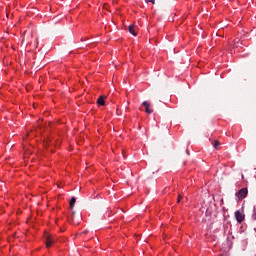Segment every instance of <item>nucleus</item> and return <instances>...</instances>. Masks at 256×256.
Listing matches in <instances>:
<instances>
[{"instance_id":"f257e3e1","label":"nucleus","mask_w":256,"mask_h":256,"mask_svg":"<svg viewBox=\"0 0 256 256\" xmlns=\"http://www.w3.org/2000/svg\"><path fill=\"white\" fill-rule=\"evenodd\" d=\"M44 239H45L46 247L48 249L57 241V238L51 234H45Z\"/></svg>"},{"instance_id":"f03ea898","label":"nucleus","mask_w":256,"mask_h":256,"mask_svg":"<svg viewBox=\"0 0 256 256\" xmlns=\"http://www.w3.org/2000/svg\"><path fill=\"white\" fill-rule=\"evenodd\" d=\"M235 219L237 223H243V221H245V214H243L241 210H237L235 212Z\"/></svg>"},{"instance_id":"7ed1b4c3","label":"nucleus","mask_w":256,"mask_h":256,"mask_svg":"<svg viewBox=\"0 0 256 256\" xmlns=\"http://www.w3.org/2000/svg\"><path fill=\"white\" fill-rule=\"evenodd\" d=\"M247 193H249L247 188H242L238 191V193L236 195H237L238 199H245V197H247Z\"/></svg>"},{"instance_id":"20e7f679","label":"nucleus","mask_w":256,"mask_h":256,"mask_svg":"<svg viewBox=\"0 0 256 256\" xmlns=\"http://www.w3.org/2000/svg\"><path fill=\"white\" fill-rule=\"evenodd\" d=\"M143 107H145V112L148 113V115H151L153 113V109H151V104L147 101H144L142 103Z\"/></svg>"},{"instance_id":"39448f33","label":"nucleus","mask_w":256,"mask_h":256,"mask_svg":"<svg viewBox=\"0 0 256 256\" xmlns=\"http://www.w3.org/2000/svg\"><path fill=\"white\" fill-rule=\"evenodd\" d=\"M128 31L129 33H131V35H133L134 37H137V31H135V25H130L128 27Z\"/></svg>"},{"instance_id":"423d86ee","label":"nucleus","mask_w":256,"mask_h":256,"mask_svg":"<svg viewBox=\"0 0 256 256\" xmlns=\"http://www.w3.org/2000/svg\"><path fill=\"white\" fill-rule=\"evenodd\" d=\"M105 99V96H99V98L97 99V104L102 106L105 105Z\"/></svg>"},{"instance_id":"0eeeda50","label":"nucleus","mask_w":256,"mask_h":256,"mask_svg":"<svg viewBox=\"0 0 256 256\" xmlns=\"http://www.w3.org/2000/svg\"><path fill=\"white\" fill-rule=\"evenodd\" d=\"M75 203H77V198L72 197L70 200V209H73L75 207Z\"/></svg>"},{"instance_id":"6e6552de","label":"nucleus","mask_w":256,"mask_h":256,"mask_svg":"<svg viewBox=\"0 0 256 256\" xmlns=\"http://www.w3.org/2000/svg\"><path fill=\"white\" fill-rule=\"evenodd\" d=\"M214 149H217V147H219V145H221V142H219V140H215L214 143H212Z\"/></svg>"},{"instance_id":"1a4fd4ad","label":"nucleus","mask_w":256,"mask_h":256,"mask_svg":"<svg viewBox=\"0 0 256 256\" xmlns=\"http://www.w3.org/2000/svg\"><path fill=\"white\" fill-rule=\"evenodd\" d=\"M234 45H235V47H239V39H236V40L234 41Z\"/></svg>"},{"instance_id":"9d476101","label":"nucleus","mask_w":256,"mask_h":256,"mask_svg":"<svg viewBox=\"0 0 256 256\" xmlns=\"http://www.w3.org/2000/svg\"><path fill=\"white\" fill-rule=\"evenodd\" d=\"M181 199H183V197L181 195H178L177 203H181Z\"/></svg>"},{"instance_id":"9b49d317","label":"nucleus","mask_w":256,"mask_h":256,"mask_svg":"<svg viewBox=\"0 0 256 256\" xmlns=\"http://www.w3.org/2000/svg\"><path fill=\"white\" fill-rule=\"evenodd\" d=\"M146 3H152V5H155V0H146Z\"/></svg>"},{"instance_id":"f8f14e48","label":"nucleus","mask_w":256,"mask_h":256,"mask_svg":"<svg viewBox=\"0 0 256 256\" xmlns=\"http://www.w3.org/2000/svg\"><path fill=\"white\" fill-rule=\"evenodd\" d=\"M187 155H189V150H186Z\"/></svg>"}]
</instances>
